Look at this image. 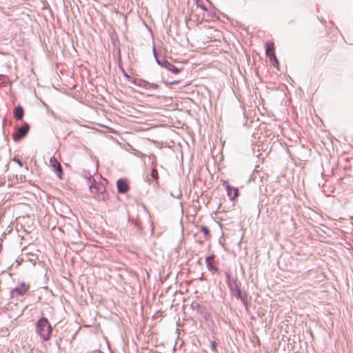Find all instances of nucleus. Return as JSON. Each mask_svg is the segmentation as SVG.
<instances>
[{
	"instance_id": "nucleus-30",
	"label": "nucleus",
	"mask_w": 353,
	"mask_h": 353,
	"mask_svg": "<svg viewBox=\"0 0 353 353\" xmlns=\"http://www.w3.org/2000/svg\"><path fill=\"white\" fill-rule=\"evenodd\" d=\"M17 162H18V164H19L21 166L22 165V163H21L20 161H18Z\"/></svg>"
},
{
	"instance_id": "nucleus-8",
	"label": "nucleus",
	"mask_w": 353,
	"mask_h": 353,
	"mask_svg": "<svg viewBox=\"0 0 353 353\" xmlns=\"http://www.w3.org/2000/svg\"><path fill=\"white\" fill-rule=\"evenodd\" d=\"M29 289L30 285L23 282L19 286L12 290V296H23L26 294Z\"/></svg>"
},
{
	"instance_id": "nucleus-11",
	"label": "nucleus",
	"mask_w": 353,
	"mask_h": 353,
	"mask_svg": "<svg viewBox=\"0 0 353 353\" xmlns=\"http://www.w3.org/2000/svg\"><path fill=\"white\" fill-rule=\"evenodd\" d=\"M151 80L157 81L158 82H162L165 84V85L168 88H171L172 85L177 84L180 82V80H174L171 82H168L164 81V78L163 77V74L160 72H157V75L154 77H150Z\"/></svg>"
},
{
	"instance_id": "nucleus-14",
	"label": "nucleus",
	"mask_w": 353,
	"mask_h": 353,
	"mask_svg": "<svg viewBox=\"0 0 353 353\" xmlns=\"http://www.w3.org/2000/svg\"><path fill=\"white\" fill-rule=\"evenodd\" d=\"M24 111L21 106L19 105L14 108V117L17 120H21L23 117Z\"/></svg>"
},
{
	"instance_id": "nucleus-19",
	"label": "nucleus",
	"mask_w": 353,
	"mask_h": 353,
	"mask_svg": "<svg viewBox=\"0 0 353 353\" xmlns=\"http://www.w3.org/2000/svg\"><path fill=\"white\" fill-rule=\"evenodd\" d=\"M200 230L205 236H208L210 234V229L205 225H202Z\"/></svg>"
},
{
	"instance_id": "nucleus-15",
	"label": "nucleus",
	"mask_w": 353,
	"mask_h": 353,
	"mask_svg": "<svg viewBox=\"0 0 353 353\" xmlns=\"http://www.w3.org/2000/svg\"><path fill=\"white\" fill-rule=\"evenodd\" d=\"M265 54L267 57H268L270 58V56H271V54L272 53L271 52V50H274V43H270V42L266 43L265 45Z\"/></svg>"
},
{
	"instance_id": "nucleus-29",
	"label": "nucleus",
	"mask_w": 353,
	"mask_h": 353,
	"mask_svg": "<svg viewBox=\"0 0 353 353\" xmlns=\"http://www.w3.org/2000/svg\"><path fill=\"white\" fill-rule=\"evenodd\" d=\"M134 225H135L136 226H138V223H137V221H134Z\"/></svg>"
},
{
	"instance_id": "nucleus-9",
	"label": "nucleus",
	"mask_w": 353,
	"mask_h": 353,
	"mask_svg": "<svg viewBox=\"0 0 353 353\" xmlns=\"http://www.w3.org/2000/svg\"><path fill=\"white\" fill-rule=\"evenodd\" d=\"M117 191L120 194H125L129 190V183L126 179L121 178L117 181Z\"/></svg>"
},
{
	"instance_id": "nucleus-6",
	"label": "nucleus",
	"mask_w": 353,
	"mask_h": 353,
	"mask_svg": "<svg viewBox=\"0 0 353 353\" xmlns=\"http://www.w3.org/2000/svg\"><path fill=\"white\" fill-rule=\"evenodd\" d=\"M29 129L30 126L28 123H25L19 128L17 131L13 134V139L14 141H19L23 138L28 134Z\"/></svg>"
},
{
	"instance_id": "nucleus-13",
	"label": "nucleus",
	"mask_w": 353,
	"mask_h": 353,
	"mask_svg": "<svg viewBox=\"0 0 353 353\" xmlns=\"http://www.w3.org/2000/svg\"><path fill=\"white\" fill-rule=\"evenodd\" d=\"M164 68H165L168 71L174 74H179L182 70V68H179L174 65L170 61L167 63L166 66H165Z\"/></svg>"
},
{
	"instance_id": "nucleus-24",
	"label": "nucleus",
	"mask_w": 353,
	"mask_h": 353,
	"mask_svg": "<svg viewBox=\"0 0 353 353\" xmlns=\"http://www.w3.org/2000/svg\"><path fill=\"white\" fill-rule=\"evenodd\" d=\"M91 87H94V85L90 83V88H89L90 94L94 95V93L92 92H94V90Z\"/></svg>"
},
{
	"instance_id": "nucleus-22",
	"label": "nucleus",
	"mask_w": 353,
	"mask_h": 353,
	"mask_svg": "<svg viewBox=\"0 0 353 353\" xmlns=\"http://www.w3.org/2000/svg\"><path fill=\"white\" fill-rule=\"evenodd\" d=\"M152 54H153V56H154V58L155 60H156V57H159L158 55V54H157V50H156V48H155L154 45H153V48H152Z\"/></svg>"
},
{
	"instance_id": "nucleus-21",
	"label": "nucleus",
	"mask_w": 353,
	"mask_h": 353,
	"mask_svg": "<svg viewBox=\"0 0 353 353\" xmlns=\"http://www.w3.org/2000/svg\"><path fill=\"white\" fill-rule=\"evenodd\" d=\"M216 342L215 341H212L210 342V349L213 352H216L217 350H216Z\"/></svg>"
},
{
	"instance_id": "nucleus-4",
	"label": "nucleus",
	"mask_w": 353,
	"mask_h": 353,
	"mask_svg": "<svg viewBox=\"0 0 353 353\" xmlns=\"http://www.w3.org/2000/svg\"><path fill=\"white\" fill-rule=\"evenodd\" d=\"M190 307L193 310L196 311L198 314H200L205 321H208L210 319V314L208 311L206 307L203 305H201L196 301H192Z\"/></svg>"
},
{
	"instance_id": "nucleus-16",
	"label": "nucleus",
	"mask_w": 353,
	"mask_h": 353,
	"mask_svg": "<svg viewBox=\"0 0 353 353\" xmlns=\"http://www.w3.org/2000/svg\"><path fill=\"white\" fill-rule=\"evenodd\" d=\"M156 63L161 67L164 68L166 66L167 63L169 62L164 57H156Z\"/></svg>"
},
{
	"instance_id": "nucleus-10",
	"label": "nucleus",
	"mask_w": 353,
	"mask_h": 353,
	"mask_svg": "<svg viewBox=\"0 0 353 353\" xmlns=\"http://www.w3.org/2000/svg\"><path fill=\"white\" fill-rule=\"evenodd\" d=\"M225 185L227 194L230 200H234L239 196V190L236 188L230 186L227 181L223 183Z\"/></svg>"
},
{
	"instance_id": "nucleus-23",
	"label": "nucleus",
	"mask_w": 353,
	"mask_h": 353,
	"mask_svg": "<svg viewBox=\"0 0 353 353\" xmlns=\"http://www.w3.org/2000/svg\"><path fill=\"white\" fill-rule=\"evenodd\" d=\"M170 196H171L172 197H173V198H180V197L182 196V194H181V192H179V194H178L177 196H175V195L174 194V193H173V192H172L170 193Z\"/></svg>"
},
{
	"instance_id": "nucleus-20",
	"label": "nucleus",
	"mask_w": 353,
	"mask_h": 353,
	"mask_svg": "<svg viewBox=\"0 0 353 353\" xmlns=\"http://www.w3.org/2000/svg\"><path fill=\"white\" fill-rule=\"evenodd\" d=\"M151 176L152 179L155 181L159 179V173L158 170L156 168H153L151 172Z\"/></svg>"
},
{
	"instance_id": "nucleus-1",
	"label": "nucleus",
	"mask_w": 353,
	"mask_h": 353,
	"mask_svg": "<svg viewBox=\"0 0 353 353\" xmlns=\"http://www.w3.org/2000/svg\"><path fill=\"white\" fill-rule=\"evenodd\" d=\"M226 277V283L230 290L231 296L240 300L244 305L246 310L248 309L250 302L248 299V294L246 292L241 290V283L235 275H232L230 272H225Z\"/></svg>"
},
{
	"instance_id": "nucleus-27",
	"label": "nucleus",
	"mask_w": 353,
	"mask_h": 353,
	"mask_svg": "<svg viewBox=\"0 0 353 353\" xmlns=\"http://www.w3.org/2000/svg\"><path fill=\"white\" fill-rule=\"evenodd\" d=\"M203 274H201V276H200V277H199V279H200V280H203Z\"/></svg>"
},
{
	"instance_id": "nucleus-7",
	"label": "nucleus",
	"mask_w": 353,
	"mask_h": 353,
	"mask_svg": "<svg viewBox=\"0 0 353 353\" xmlns=\"http://www.w3.org/2000/svg\"><path fill=\"white\" fill-rule=\"evenodd\" d=\"M50 165L52 170L57 173L58 177L60 179H62L63 171L61 165L54 157L50 158Z\"/></svg>"
},
{
	"instance_id": "nucleus-18",
	"label": "nucleus",
	"mask_w": 353,
	"mask_h": 353,
	"mask_svg": "<svg viewBox=\"0 0 353 353\" xmlns=\"http://www.w3.org/2000/svg\"><path fill=\"white\" fill-rule=\"evenodd\" d=\"M92 162L93 166H94V174H96L97 172V162L95 159V158H94L92 156H90V163Z\"/></svg>"
},
{
	"instance_id": "nucleus-17",
	"label": "nucleus",
	"mask_w": 353,
	"mask_h": 353,
	"mask_svg": "<svg viewBox=\"0 0 353 353\" xmlns=\"http://www.w3.org/2000/svg\"><path fill=\"white\" fill-rule=\"evenodd\" d=\"M270 61L274 67H278L279 65V60L277 59L275 53L272 52L271 56H270Z\"/></svg>"
},
{
	"instance_id": "nucleus-5",
	"label": "nucleus",
	"mask_w": 353,
	"mask_h": 353,
	"mask_svg": "<svg viewBox=\"0 0 353 353\" xmlns=\"http://www.w3.org/2000/svg\"><path fill=\"white\" fill-rule=\"evenodd\" d=\"M131 82L134 85L141 87V88H143L145 89H148L149 88L157 89L159 88V85L158 83H154V82H150L148 81H146V80L142 79L132 78Z\"/></svg>"
},
{
	"instance_id": "nucleus-3",
	"label": "nucleus",
	"mask_w": 353,
	"mask_h": 353,
	"mask_svg": "<svg viewBox=\"0 0 353 353\" xmlns=\"http://www.w3.org/2000/svg\"><path fill=\"white\" fill-rule=\"evenodd\" d=\"M36 332L43 341L50 340L52 332V328L46 318L43 317L37 322Z\"/></svg>"
},
{
	"instance_id": "nucleus-12",
	"label": "nucleus",
	"mask_w": 353,
	"mask_h": 353,
	"mask_svg": "<svg viewBox=\"0 0 353 353\" xmlns=\"http://www.w3.org/2000/svg\"><path fill=\"white\" fill-rule=\"evenodd\" d=\"M214 254H211L205 258V263L208 269L213 273L218 272L219 268L212 264Z\"/></svg>"
},
{
	"instance_id": "nucleus-26",
	"label": "nucleus",
	"mask_w": 353,
	"mask_h": 353,
	"mask_svg": "<svg viewBox=\"0 0 353 353\" xmlns=\"http://www.w3.org/2000/svg\"><path fill=\"white\" fill-rule=\"evenodd\" d=\"M200 7H201L202 9H203V10H205V9H206V8H205V5H204V4L201 5V6H200Z\"/></svg>"
},
{
	"instance_id": "nucleus-2",
	"label": "nucleus",
	"mask_w": 353,
	"mask_h": 353,
	"mask_svg": "<svg viewBox=\"0 0 353 353\" xmlns=\"http://www.w3.org/2000/svg\"><path fill=\"white\" fill-rule=\"evenodd\" d=\"M90 193L92 194V196L98 201H105L108 197V194L105 191L104 185L101 182L97 181V179L92 175L90 170Z\"/></svg>"
},
{
	"instance_id": "nucleus-28",
	"label": "nucleus",
	"mask_w": 353,
	"mask_h": 353,
	"mask_svg": "<svg viewBox=\"0 0 353 353\" xmlns=\"http://www.w3.org/2000/svg\"><path fill=\"white\" fill-rule=\"evenodd\" d=\"M89 129L90 130H95V128L91 125H90Z\"/></svg>"
},
{
	"instance_id": "nucleus-31",
	"label": "nucleus",
	"mask_w": 353,
	"mask_h": 353,
	"mask_svg": "<svg viewBox=\"0 0 353 353\" xmlns=\"http://www.w3.org/2000/svg\"><path fill=\"white\" fill-rule=\"evenodd\" d=\"M1 249H2V244L1 243L0 244V251L1 250Z\"/></svg>"
},
{
	"instance_id": "nucleus-25",
	"label": "nucleus",
	"mask_w": 353,
	"mask_h": 353,
	"mask_svg": "<svg viewBox=\"0 0 353 353\" xmlns=\"http://www.w3.org/2000/svg\"><path fill=\"white\" fill-rule=\"evenodd\" d=\"M123 74L125 77H127L128 79H130V76L128 75L123 70Z\"/></svg>"
}]
</instances>
